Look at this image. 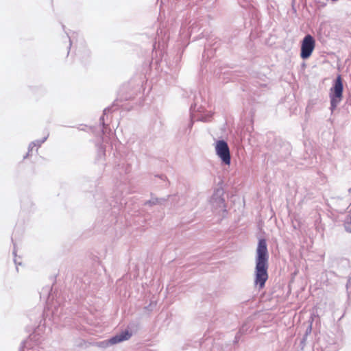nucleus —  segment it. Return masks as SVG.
Wrapping results in <instances>:
<instances>
[{
    "instance_id": "f257e3e1",
    "label": "nucleus",
    "mask_w": 351,
    "mask_h": 351,
    "mask_svg": "<svg viewBox=\"0 0 351 351\" xmlns=\"http://www.w3.org/2000/svg\"><path fill=\"white\" fill-rule=\"evenodd\" d=\"M268 258L267 242L265 239L258 241L256 249L254 284L259 289L264 288L268 279Z\"/></svg>"
},
{
    "instance_id": "f03ea898",
    "label": "nucleus",
    "mask_w": 351,
    "mask_h": 351,
    "mask_svg": "<svg viewBox=\"0 0 351 351\" xmlns=\"http://www.w3.org/2000/svg\"><path fill=\"white\" fill-rule=\"evenodd\" d=\"M330 97L331 105L330 108L331 110L333 111L340 103L343 97V84L340 75L337 77L335 85L333 88H331Z\"/></svg>"
},
{
    "instance_id": "7ed1b4c3",
    "label": "nucleus",
    "mask_w": 351,
    "mask_h": 351,
    "mask_svg": "<svg viewBox=\"0 0 351 351\" xmlns=\"http://www.w3.org/2000/svg\"><path fill=\"white\" fill-rule=\"evenodd\" d=\"M315 48V40L310 34L304 36L301 42L300 57L303 60L310 58Z\"/></svg>"
},
{
    "instance_id": "20e7f679",
    "label": "nucleus",
    "mask_w": 351,
    "mask_h": 351,
    "mask_svg": "<svg viewBox=\"0 0 351 351\" xmlns=\"http://www.w3.org/2000/svg\"><path fill=\"white\" fill-rule=\"evenodd\" d=\"M216 153L226 165L230 164V154L228 145L224 141H218L215 146Z\"/></svg>"
},
{
    "instance_id": "39448f33",
    "label": "nucleus",
    "mask_w": 351,
    "mask_h": 351,
    "mask_svg": "<svg viewBox=\"0 0 351 351\" xmlns=\"http://www.w3.org/2000/svg\"><path fill=\"white\" fill-rule=\"evenodd\" d=\"M131 332H130L128 330H125L121 332L119 335H115L114 337L110 338L108 341L103 342L102 343H105L106 346H108V344H116L129 339L131 337Z\"/></svg>"
},
{
    "instance_id": "423d86ee",
    "label": "nucleus",
    "mask_w": 351,
    "mask_h": 351,
    "mask_svg": "<svg viewBox=\"0 0 351 351\" xmlns=\"http://www.w3.org/2000/svg\"><path fill=\"white\" fill-rule=\"evenodd\" d=\"M40 146V143H39L38 142L31 143L29 145L28 152H27V155L25 156H24V158H27L30 155V154L32 152H33L34 151L37 152Z\"/></svg>"
}]
</instances>
